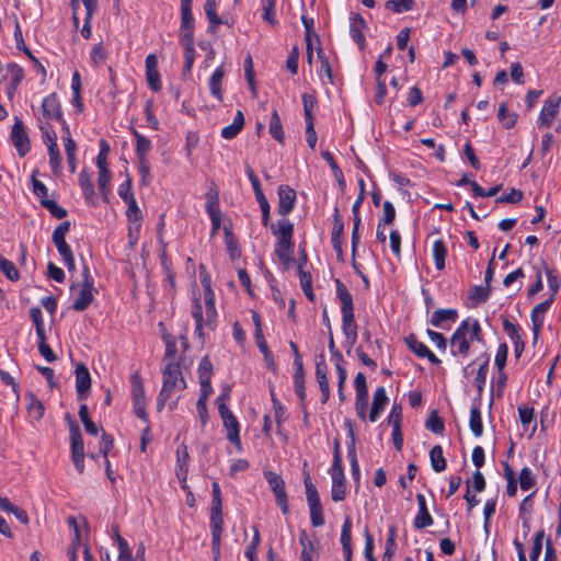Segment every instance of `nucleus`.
Instances as JSON below:
<instances>
[{
    "instance_id": "f257e3e1",
    "label": "nucleus",
    "mask_w": 561,
    "mask_h": 561,
    "mask_svg": "<svg viewBox=\"0 0 561 561\" xmlns=\"http://www.w3.org/2000/svg\"><path fill=\"white\" fill-rule=\"evenodd\" d=\"M201 283L204 287V308L203 311L199 296L193 299L192 317L195 321V334L199 340H204V329L214 331L217 324V311L215 307V294L211 289L210 277L201 273Z\"/></svg>"
},
{
    "instance_id": "f03ea898",
    "label": "nucleus",
    "mask_w": 561,
    "mask_h": 561,
    "mask_svg": "<svg viewBox=\"0 0 561 561\" xmlns=\"http://www.w3.org/2000/svg\"><path fill=\"white\" fill-rule=\"evenodd\" d=\"M163 383L160 393L157 398V409L161 411L168 399L172 396L175 389L183 390L186 388V381L182 376L180 364L176 362H169L162 369Z\"/></svg>"
},
{
    "instance_id": "7ed1b4c3",
    "label": "nucleus",
    "mask_w": 561,
    "mask_h": 561,
    "mask_svg": "<svg viewBox=\"0 0 561 561\" xmlns=\"http://www.w3.org/2000/svg\"><path fill=\"white\" fill-rule=\"evenodd\" d=\"M335 285L336 296L341 301L343 333H357V324L354 317L353 296L340 279H335Z\"/></svg>"
},
{
    "instance_id": "20e7f679",
    "label": "nucleus",
    "mask_w": 561,
    "mask_h": 561,
    "mask_svg": "<svg viewBox=\"0 0 561 561\" xmlns=\"http://www.w3.org/2000/svg\"><path fill=\"white\" fill-rule=\"evenodd\" d=\"M331 477H332V490L331 496L334 502H340L345 499L346 488H345V477L344 469L342 466V457L340 451V443L337 439L334 440V453H333V463L331 468Z\"/></svg>"
},
{
    "instance_id": "39448f33",
    "label": "nucleus",
    "mask_w": 561,
    "mask_h": 561,
    "mask_svg": "<svg viewBox=\"0 0 561 561\" xmlns=\"http://www.w3.org/2000/svg\"><path fill=\"white\" fill-rule=\"evenodd\" d=\"M304 483L306 488V499L310 512V522L313 527L324 525L323 508L317 488L312 483L308 472L305 473Z\"/></svg>"
},
{
    "instance_id": "423d86ee",
    "label": "nucleus",
    "mask_w": 561,
    "mask_h": 561,
    "mask_svg": "<svg viewBox=\"0 0 561 561\" xmlns=\"http://www.w3.org/2000/svg\"><path fill=\"white\" fill-rule=\"evenodd\" d=\"M264 477L275 495L276 504L279 506L282 513L288 515L289 504L284 479L273 471H265Z\"/></svg>"
},
{
    "instance_id": "0eeeda50",
    "label": "nucleus",
    "mask_w": 561,
    "mask_h": 561,
    "mask_svg": "<svg viewBox=\"0 0 561 561\" xmlns=\"http://www.w3.org/2000/svg\"><path fill=\"white\" fill-rule=\"evenodd\" d=\"M219 415L222 420L224 426L227 430V439L233 444L238 450L242 449L240 439V424L232 411L227 404L219 405Z\"/></svg>"
},
{
    "instance_id": "6e6552de",
    "label": "nucleus",
    "mask_w": 561,
    "mask_h": 561,
    "mask_svg": "<svg viewBox=\"0 0 561 561\" xmlns=\"http://www.w3.org/2000/svg\"><path fill=\"white\" fill-rule=\"evenodd\" d=\"M71 459L79 473L84 471V443L78 423L71 424Z\"/></svg>"
},
{
    "instance_id": "1a4fd4ad",
    "label": "nucleus",
    "mask_w": 561,
    "mask_h": 561,
    "mask_svg": "<svg viewBox=\"0 0 561 561\" xmlns=\"http://www.w3.org/2000/svg\"><path fill=\"white\" fill-rule=\"evenodd\" d=\"M10 138L18 151V154L21 158L25 157L31 150V142L24 123L18 116L14 117V124L11 129Z\"/></svg>"
},
{
    "instance_id": "9d476101",
    "label": "nucleus",
    "mask_w": 561,
    "mask_h": 561,
    "mask_svg": "<svg viewBox=\"0 0 561 561\" xmlns=\"http://www.w3.org/2000/svg\"><path fill=\"white\" fill-rule=\"evenodd\" d=\"M70 226V221H62L55 228L51 236V240L62 261L73 256L70 245L66 242V234L69 232Z\"/></svg>"
},
{
    "instance_id": "9b49d317",
    "label": "nucleus",
    "mask_w": 561,
    "mask_h": 561,
    "mask_svg": "<svg viewBox=\"0 0 561 561\" xmlns=\"http://www.w3.org/2000/svg\"><path fill=\"white\" fill-rule=\"evenodd\" d=\"M561 103V96L557 94H552L549 96L541 108V112L538 117V126L539 127H550L557 114L559 113Z\"/></svg>"
},
{
    "instance_id": "f8f14e48",
    "label": "nucleus",
    "mask_w": 561,
    "mask_h": 561,
    "mask_svg": "<svg viewBox=\"0 0 561 561\" xmlns=\"http://www.w3.org/2000/svg\"><path fill=\"white\" fill-rule=\"evenodd\" d=\"M224 526L221 506L211 507L210 527H211V549L216 556H219L220 538Z\"/></svg>"
},
{
    "instance_id": "ddd939ff",
    "label": "nucleus",
    "mask_w": 561,
    "mask_h": 561,
    "mask_svg": "<svg viewBox=\"0 0 561 561\" xmlns=\"http://www.w3.org/2000/svg\"><path fill=\"white\" fill-rule=\"evenodd\" d=\"M404 342L408 348L417 357L427 358L433 365L440 364V359L423 342L419 341L414 333L409 334Z\"/></svg>"
},
{
    "instance_id": "4468645a",
    "label": "nucleus",
    "mask_w": 561,
    "mask_h": 561,
    "mask_svg": "<svg viewBox=\"0 0 561 561\" xmlns=\"http://www.w3.org/2000/svg\"><path fill=\"white\" fill-rule=\"evenodd\" d=\"M278 206L277 213L280 216H287L296 205V191L289 185H279L277 190Z\"/></svg>"
},
{
    "instance_id": "2eb2a0df",
    "label": "nucleus",
    "mask_w": 561,
    "mask_h": 561,
    "mask_svg": "<svg viewBox=\"0 0 561 561\" xmlns=\"http://www.w3.org/2000/svg\"><path fill=\"white\" fill-rule=\"evenodd\" d=\"M76 390L79 400H85L91 389V375L83 363L76 365Z\"/></svg>"
},
{
    "instance_id": "dca6fc26",
    "label": "nucleus",
    "mask_w": 561,
    "mask_h": 561,
    "mask_svg": "<svg viewBox=\"0 0 561 561\" xmlns=\"http://www.w3.org/2000/svg\"><path fill=\"white\" fill-rule=\"evenodd\" d=\"M553 300H554L553 295H550L545 301L536 305L533 308L530 319H531V324H533L534 340L538 339L539 333L543 325L545 313L549 310Z\"/></svg>"
},
{
    "instance_id": "f3484780",
    "label": "nucleus",
    "mask_w": 561,
    "mask_h": 561,
    "mask_svg": "<svg viewBox=\"0 0 561 561\" xmlns=\"http://www.w3.org/2000/svg\"><path fill=\"white\" fill-rule=\"evenodd\" d=\"M272 233L277 237L276 244L286 245L294 244V225L287 219H280L276 225L271 226Z\"/></svg>"
},
{
    "instance_id": "a211bd4d",
    "label": "nucleus",
    "mask_w": 561,
    "mask_h": 561,
    "mask_svg": "<svg viewBox=\"0 0 561 561\" xmlns=\"http://www.w3.org/2000/svg\"><path fill=\"white\" fill-rule=\"evenodd\" d=\"M367 27L365 19L359 13H353L350 19V33L359 49H364L366 39L364 30Z\"/></svg>"
},
{
    "instance_id": "6ab92c4d",
    "label": "nucleus",
    "mask_w": 561,
    "mask_h": 561,
    "mask_svg": "<svg viewBox=\"0 0 561 561\" xmlns=\"http://www.w3.org/2000/svg\"><path fill=\"white\" fill-rule=\"evenodd\" d=\"M146 78L149 88L153 92H159L161 90L162 85L158 71V59L153 54H150L146 57Z\"/></svg>"
},
{
    "instance_id": "aec40b11",
    "label": "nucleus",
    "mask_w": 561,
    "mask_h": 561,
    "mask_svg": "<svg viewBox=\"0 0 561 561\" xmlns=\"http://www.w3.org/2000/svg\"><path fill=\"white\" fill-rule=\"evenodd\" d=\"M94 293H98V289L92 285H81L78 296L72 302V309L75 311H84L94 300Z\"/></svg>"
},
{
    "instance_id": "412c9836",
    "label": "nucleus",
    "mask_w": 561,
    "mask_h": 561,
    "mask_svg": "<svg viewBox=\"0 0 561 561\" xmlns=\"http://www.w3.org/2000/svg\"><path fill=\"white\" fill-rule=\"evenodd\" d=\"M42 111L45 118L61 121V105L55 92L43 100Z\"/></svg>"
},
{
    "instance_id": "4be33fe9",
    "label": "nucleus",
    "mask_w": 561,
    "mask_h": 561,
    "mask_svg": "<svg viewBox=\"0 0 561 561\" xmlns=\"http://www.w3.org/2000/svg\"><path fill=\"white\" fill-rule=\"evenodd\" d=\"M416 501H417V505H419V512L414 518V523H413L414 527L416 529H423L428 526H432L434 520L427 510L425 496L423 494L419 493L416 495Z\"/></svg>"
},
{
    "instance_id": "5701e85b",
    "label": "nucleus",
    "mask_w": 561,
    "mask_h": 561,
    "mask_svg": "<svg viewBox=\"0 0 561 561\" xmlns=\"http://www.w3.org/2000/svg\"><path fill=\"white\" fill-rule=\"evenodd\" d=\"M206 204L205 208L210 218L221 216L220 207H219V193L214 183L209 186L208 191L205 194Z\"/></svg>"
},
{
    "instance_id": "b1692460",
    "label": "nucleus",
    "mask_w": 561,
    "mask_h": 561,
    "mask_svg": "<svg viewBox=\"0 0 561 561\" xmlns=\"http://www.w3.org/2000/svg\"><path fill=\"white\" fill-rule=\"evenodd\" d=\"M79 185L82 190V194L84 196L87 204L92 206L96 205L98 198L94 192L91 175L84 170L79 174Z\"/></svg>"
},
{
    "instance_id": "393cba45",
    "label": "nucleus",
    "mask_w": 561,
    "mask_h": 561,
    "mask_svg": "<svg viewBox=\"0 0 561 561\" xmlns=\"http://www.w3.org/2000/svg\"><path fill=\"white\" fill-rule=\"evenodd\" d=\"M388 403V397L383 387L376 389L374 393L373 404L369 413L370 422H376L386 404Z\"/></svg>"
},
{
    "instance_id": "a878e982",
    "label": "nucleus",
    "mask_w": 561,
    "mask_h": 561,
    "mask_svg": "<svg viewBox=\"0 0 561 561\" xmlns=\"http://www.w3.org/2000/svg\"><path fill=\"white\" fill-rule=\"evenodd\" d=\"M481 400L476 399L470 410L469 427L476 437L483 434L482 416L480 411Z\"/></svg>"
},
{
    "instance_id": "bb28decb",
    "label": "nucleus",
    "mask_w": 561,
    "mask_h": 561,
    "mask_svg": "<svg viewBox=\"0 0 561 561\" xmlns=\"http://www.w3.org/2000/svg\"><path fill=\"white\" fill-rule=\"evenodd\" d=\"M245 121L242 111H238L234 115L232 123L221 129V137L227 140H231L237 137V135L244 127Z\"/></svg>"
},
{
    "instance_id": "cd10ccee",
    "label": "nucleus",
    "mask_w": 561,
    "mask_h": 561,
    "mask_svg": "<svg viewBox=\"0 0 561 561\" xmlns=\"http://www.w3.org/2000/svg\"><path fill=\"white\" fill-rule=\"evenodd\" d=\"M5 71L8 72V79L10 78L9 95L11 96L22 82L24 78V70L18 64L10 62L5 66Z\"/></svg>"
},
{
    "instance_id": "c85d7f7f",
    "label": "nucleus",
    "mask_w": 561,
    "mask_h": 561,
    "mask_svg": "<svg viewBox=\"0 0 561 561\" xmlns=\"http://www.w3.org/2000/svg\"><path fill=\"white\" fill-rule=\"evenodd\" d=\"M457 318L458 311L456 309H437L432 313L430 323L435 328H440L444 322H455Z\"/></svg>"
},
{
    "instance_id": "c756f323",
    "label": "nucleus",
    "mask_w": 561,
    "mask_h": 561,
    "mask_svg": "<svg viewBox=\"0 0 561 561\" xmlns=\"http://www.w3.org/2000/svg\"><path fill=\"white\" fill-rule=\"evenodd\" d=\"M25 399L27 401L26 409H27L28 415L33 420L39 421L43 417L44 412H45L44 404L42 403V401L38 400V398L32 391H27L25 393Z\"/></svg>"
},
{
    "instance_id": "7c9ffc66",
    "label": "nucleus",
    "mask_w": 561,
    "mask_h": 561,
    "mask_svg": "<svg viewBox=\"0 0 561 561\" xmlns=\"http://www.w3.org/2000/svg\"><path fill=\"white\" fill-rule=\"evenodd\" d=\"M295 367V374H294V383H295V392L297 397L299 398L302 407H305V400H306V387H305V370H304V364H299L298 362Z\"/></svg>"
},
{
    "instance_id": "2f4dec72",
    "label": "nucleus",
    "mask_w": 561,
    "mask_h": 561,
    "mask_svg": "<svg viewBox=\"0 0 561 561\" xmlns=\"http://www.w3.org/2000/svg\"><path fill=\"white\" fill-rule=\"evenodd\" d=\"M268 131L278 144L283 145L285 142V134L282 119L276 110H274L271 114Z\"/></svg>"
},
{
    "instance_id": "473e14b6",
    "label": "nucleus",
    "mask_w": 561,
    "mask_h": 561,
    "mask_svg": "<svg viewBox=\"0 0 561 561\" xmlns=\"http://www.w3.org/2000/svg\"><path fill=\"white\" fill-rule=\"evenodd\" d=\"M133 403L147 402L144 381L138 371L130 377Z\"/></svg>"
},
{
    "instance_id": "72a5a7b5",
    "label": "nucleus",
    "mask_w": 561,
    "mask_h": 561,
    "mask_svg": "<svg viewBox=\"0 0 561 561\" xmlns=\"http://www.w3.org/2000/svg\"><path fill=\"white\" fill-rule=\"evenodd\" d=\"M133 136L136 139V154L138 160L148 159V152L152 148L150 139L141 135L137 129L131 130Z\"/></svg>"
},
{
    "instance_id": "f704fd0d",
    "label": "nucleus",
    "mask_w": 561,
    "mask_h": 561,
    "mask_svg": "<svg viewBox=\"0 0 561 561\" xmlns=\"http://www.w3.org/2000/svg\"><path fill=\"white\" fill-rule=\"evenodd\" d=\"M517 118H518L517 113L508 111L507 102H502L500 104L499 111H497V119L505 129L513 128L517 122Z\"/></svg>"
},
{
    "instance_id": "c9c22d12",
    "label": "nucleus",
    "mask_w": 561,
    "mask_h": 561,
    "mask_svg": "<svg viewBox=\"0 0 561 561\" xmlns=\"http://www.w3.org/2000/svg\"><path fill=\"white\" fill-rule=\"evenodd\" d=\"M225 76V69L222 66H219L211 75L209 79V89L213 96H215L218 101H222V89L221 83Z\"/></svg>"
},
{
    "instance_id": "e433bc0d",
    "label": "nucleus",
    "mask_w": 561,
    "mask_h": 561,
    "mask_svg": "<svg viewBox=\"0 0 561 561\" xmlns=\"http://www.w3.org/2000/svg\"><path fill=\"white\" fill-rule=\"evenodd\" d=\"M450 344L451 347H457V350H451V354L454 356L462 355L467 356L470 351V341L467 339L466 335H462L459 333H453L450 337Z\"/></svg>"
},
{
    "instance_id": "4c0bfd02",
    "label": "nucleus",
    "mask_w": 561,
    "mask_h": 561,
    "mask_svg": "<svg viewBox=\"0 0 561 561\" xmlns=\"http://www.w3.org/2000/svg\"><path fill=\"white\" fill-rule=\"evenodd\" d=\"M447 245L443 239H437L433 243V257L435 262V267L438 271L445 268V260L447 256Z\"/></svg>"
},
{
    "instance_id": "58836bf2",
    "label": "nucleus",
    "mask_w": 561,
    "mask_h": 561,
    "mask_svg": "<svg viewBox=\"0 0 561 561\" xmlns=\"http://www.w3.org/2000/svg\"><path fill=\"white\" fill-rule=\"evenodd\" d=\"M204 11L209 21V32H214L222 23L221 19L217 14L216 0H206Z\"/></svg>"
},
{
    "instance_id": "ea45409f",
    "label": "nucleus",
    "mask_w": 561,
    "mask_h": 561,
    "mask_svg": "<svg viewBox=\"0 0 561 561\" xmlns=\"http://www.w3.org/2000/svg\"><path fill=\"white\" fill-rule=\"evenodd\" d=\"M262 3V20L272 26H276L278 21L276 19V0H261Z\"/></svg>"
},
{
    "instance_id": "a19ab883",
    "label": "nucleus",
    "mask_w": 561,
    "mask_h": 561,
    "mask_svg": "<svg viewBox=\"0 0 561 561\" xmlns=\"http://www.w3.org/2000/svg\"><path fill=\"white\" fill-rule=\"evenodd\" d=\"M431 466L435 472H442L446 469V459L443 455L440 445H435L430 451Z\"/></svg>"
},
{
    "instance_id": "79ce46f5",
    "label": "nucleus",
    "mask_w": 561,
    "mask_h": 561,
    "mask_svg": "<svg viewBox=\"0 0 561 561\" xmlns=\"http://www.w3.org/2000/svg\"><path fill=\"white\" fill-rule=\"evenodd\" d=\"M299 279H300L301 289H302L304 294L306 295V297L310 301H314V293L312 289V276L309 272L301 268V266H299Z\"/></svg>"
},
{
    "instance_id": "37998d69",
    "label": "nucleus",
    "mask_w": 561,
    "mask_h": 561,
    "mask_svg": "<svg viewBox=\"0 0 561 561\" xmlns=\"http://www.w3.org/2000/svg\"><path fill=\"white\" fill-rule=\"evenodd\" d=\"M490 293L491 286L476 285L470 290L469 298L474 305L482 304L489 299Z\"/></svg>"
},
{
    "instance_id": "c03bdc74",
    "label": "nucleus",
    "mask_w": 561,
    "mask_h": 561,
    "mask_svg": "<svg viewBox=\"0 0 561 561\" xmlns=\"http://www.w3.org/2000/svg\"><path fill=\"white\" fill-rule=\"evenodd\" d=\"M125 203L128 206L126 210V217L130 224H136V229L138 230L140 228V220L142 219L141 210L138 207L135 198H131Z\"/></svg>"
},
{
    "instance_id": "a18cd8bd",
    "label": "nucleus",
    "mask_w": 561,
    "mask_h": 561,
    "mask_svg": "<svg viewBox=\"0 0 561 561\" xmlns=\"http://www.w3.org/2000/svg\"><path fill=\"white\" fill-rule=\"evenodd\" d=\"M65 145V152L67 156V161L69 164V170L71 173L76 172L77 169V160H76V142L72 138L62 137Z\"/></svg>"
},
{
    "instance_id": "49530a36",
    "label": "nucleus",
    "mask_w": 561,
    "mask_h": 561,
    "mask_svg": "<svg viewBox=\"0 0 561 561\" xmlns=\"http://www.w3.org/2000/svg\"><path fill=\"white\" fill-rule=\"evenodd\" d=\"M425 426L427 430L432 431L434 434H443L445 430V424L443 419L438 415V412L436 410H433L426 422Z\"/></svg>"
},
{
    "instance_id": "de8ad7c7",
    "label": "nucleus",
    "mask_w": 561,
    "mask_h": 561,
    "mask_svg": "<svg viewBox=\"0 0 561 561\" xmlns=\"http://www.w3.org/2000/svg\"><path fill=\"white\" fill-rule=\"evenodd\" d=\"M224 232H225L226 245H227V250L229 252L230 259L236 260V259L240 257L241 251L238 245V242L234 240L231 229L228 227H225Z\"/></svg>"
},
{
    "instance_id": "09e8293b",
    "label": "nucleus",
    "mask_w": 561,
    "mask_h": 561,
    "mask_svg": "<svg viewBox=\"0 0 561 561\" xmlns=\"http://www.w3.org/2000/svg\"><path fill=\"white\" fill-rule=\"evenodd\" d=\"M112 173L108 168H99L98 186L104 201H107L108 185L111 182Z\"/></svg>"
},
{
    "instance_id": "8fccbe9b",
    "label": "nucleus",
    "mask_w": 561,
    "mask_h": 561,
    "mask_svg": "<svg viewBox=\"0 0 561 561\" xmlns=\"http://www.w3.org/2000/svg\"><path fill=\"white\" fill-rule=\"evenodd\" d=\"M352 214H353V229H352V252L353 254L356 251V248L360 241L359 236V226H360V215H359V208L352 207Z\"/></svg>"
},
{
    "instance_id": "3c124183",
    "label": "nucleus",
    "mask_w": 561,
    "mask_h": 561,
    "mask_svg": "<svg viewBox=\"0 0 561 561\" xmlns=\"http://www.w3.org/2000/svg\"><path fill=\"white\" fill-rule=\"evenodd\" d=\"M0 271L5 275V277L10 280H18L20 278V273L13 262L7 260L3 256H0Z\"/></svg>"
},
{
    "instance_id": "603ef678",
    "label": "nucleus",
    "mask_w": 561,
    "mask_h": 561,
    "mask_svg": "<svg viewBox=\"0 0 561 561\" xmlns=\"http://www.w3.org/2000/svg\"><path fill=\"white\" fill-rule=\"evenodd\" d=\"M385 5L394 13H402L413 9L414 0H388Z\"/></svg>"
},
{
    "instance_id": "864d4df0",
    "label": "nucleus",
    "mask_w": 561,
    "mask_h": 561,
    "mask_svg": "<svg viewBox=\"0 0 561 561\" xmlns=\"http://www.w3.org/2000/svg\"><path fill=\"white\" fill-rule=\"evenodd\" d=\"M518 481L523 491H528L536 484L535 477L528 467L520 470Z\"/></svg>"
},
{
    "instance_id": "5fc2aeb1",
    "label": "nucleus",
    "mask_w": 561,
    "mask_h": 561,
    "mask_svg": "<svg viewBox=\"0 0 561 561\" xmlns=\"http://www.w3.org/2000/svg\"><path fill=\"white\" fill-rule=\"evenodd\" d=\"M42 206L46 208L51 216L56 217L57 219H62L67 216V210L59 206L55 201L53 199H43Z\"/></svg>"
},
{
    "instance_id": "6e6d98bb",
    "label": "nucleus",
    "mask_w": 561,
    "mask_h": 561,
    "mask_svg": "<svg viewBox=\"0 0 561 561\" xmlns=\"http://www.w3.org/2000/svg\"><path fill=\"white\" fill-rule=\"evenodd\" d=\"M49 154V164L55 174H57L61 167V157L58 148V144L47 147Z\"/></svg>"
},
{
    "instance_id": "4d7b16f0",
    "label": "nucleus",
    "mask_w": 561,
    "mask_h": 561,
    "mask_svg": "<svg viewBox=\"0 0 561 561\" xmlns=\"http://www.w3.org/2000/svg\"><path fill=\"white\" fill-rule=\"evenodd\" d=\"M37 170H34L32 173L33 193L39 198V202L42 203L43 199H48V188L43 182L37 180Z\"/></svg>"
},
{
    "instance_id": "13d9d810",
    "label": "nucleus",
    "mask_w": 561,
    "mask_h": 561,
    "mask_svg": "<svg viewBox=\"0 0 561 561\" xmlns=\"http://www.w3.org/2000/svg\"><path fill=\"white\" fill-rule=\"evenodd\" d=\"M255 198L260 205L261 211H262V225L264 227H267L270 224V203L267 198L265 197L263 192H259V194H255Z\"/></svg>"
},
{
    "instance_id": "bf43d9fd",
    "label": "nucleus",
    "mask_w": 561,
    "mask_h": 561,
    "mask_svg": "<svg viewBox=\"0 0 561 561\" xmlns=\"http://www.w3.org/2000/svg\"><path fill=\"white\" fill-rule=\"evenodd\" d=\"M543 538H545L543 530H539L535 535L534 540H533V547H531L530 554H529L530 561H538L541 550H542Z\"/></svg>"
},
{
    "instance_id": "052dcab7",
    "label": "nucleus",
    "mask_w": 561,
    "mask_h": 561,
    "mask_svg": "<svg viewBox=\"0 0 561 561\" xmlns=\"http://www.w3.org/2000/svg\"><path fill=\"white\" fill-rule=\"evenodd\" d=\"M213 374V364L208 356H204L198 365V378L202 380H210Z\"/></svg>"
},
{
    "instance_id": "680f3d73",
    "label": "nucleus",
    "mask_w": 561,
    "mask_h": 561,
    "mask_svg": "<svg viewBox=\"0 0 561 561\" xmlns=\"http://www.w3.org/2000/svg\"><path fill=\"white\" fill-rule=\"evenodd\" d=\"M543 266H545V272H546L547 279H548V286L551 290V295H553V298H554L560 289L561 282L559 279V277L557 276V274L554 273V271L549 268L545 263H543Z\"/></svg>"
},
{
    "instance_id": "e2e57ef3",
    "label": "nucleus",
    "mask_w": 561,
    "mask_h": 561,
    "mask_svg": "<svg viewBox=\"0 0 561 561\" xmlns=\"http://www.w3.org/2000/svg\"><path fill=\"white\" fill-rule=\"evenodd\" d=\"M507 354H508L507 344L501 343L497 347L496 355H495V365H496L499 371H503V369L506 365Z\"/></svg>"
},
{
    "instance_id": "0e129e2a",
    "label": "nucleus",
    "mask_w": 561,
    "mask_h": 561,
    "mask_svg": "<svg viewBox=\"0 0 561 561\" xmlns=\"http://www.w3.org/2000/svg\"><path fill=\"white\" fill-rule=\"evenodd\" d=\"M489 370V359H486L478 369L477 376L474 378V383L478 388L479 394H481L483 387L485 385L486 375Z\"/></svg>"
},
{
    "instance_id": "69168bd1",
    "label": "nucleus",
    "mask_w": 561,
    "mask_h": 561,
    "mask_svg": "<svg viewBox=\"0 0 561 561\" xmlns=\"http://www.w3.org/2000/svg\"><path fill=\"white\" fill-rule=\"evenodd\" d=\"M523 192L520 190L512 188L508 194H504L496 198V203L516 204L523 199Z\"/></svg>"
},
{
    "instance_id": "338daca9",
    "label": "nucleus",
    "mask_w": 561,
    "mask_h": 561,
    "mask_svg": "<svg viewBox=\"0 0 561 561\" xmlns=\"http://www.w3.org/2000/svg\"><path fill=\"white\" fill-rule=\"evenodd\" d=\"M41 130L43 133V140L47 147L57 144V135L49 123L42 125Z\"/></svg>"
},
{
    "instance_id": "774afa93",
    "label": "nucleus",
    "mask_w": 561,
    "mask_h": 561,
    "mask_svg": "<svg viewBox=\"0 0 561 561\" xmlns=\"http://www.w3.org/2000/svg\"><path fill=\"white\" fill-rule=\"evenodd\" d=\"M180 43L182 46L194 45V26L180 25Z\"/></svg>"
}]
</instances>
